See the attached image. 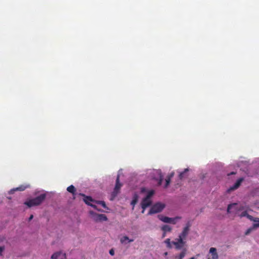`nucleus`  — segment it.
I'll use <instances>...</instances> for the list:
<instances>
[{"label": "nucleus", "mask_w": 259, "mask_h": 259, "mask_svg": "<svg viewBox=\"0 0 259 259\" xmlns=\"http://www.w3.org/2000/svg\"><path fill=\"white\" fill-rule=\"evenodd\" d=\"M46 194H41L35 198L26 201L24 204L27 205L28 207L37 206L40 204L44 201V200L46 199Z\"/></svg>", "instance_id": "obj_1"}, {"label": "nucleus", "mask_w": 259, "mask_h": 259, "mask_svg": "<svg viewBox=\"0 0 259 259\" xmlns=\"http://www.w3.org/2000/svg\"><path fill=\"white\" fill-rule=\"evenodd\" d=\"M154 191L153 190H150L148 192L146 196L143 199L141 202V206L143 209L142 211V213L144 212V211L147 207L151 205L152 201L151 198L154 195Z\"/></svg>", "instance_id": "obj_2"}, {"label": "nucleus", "mask_w": 259, "mask_h": 259, "mask_svg": "<svg viewBox=\"0 0 259 259\" xmlns=\"http://www.w3.org/2000/svg\"><path fill=\"white\" fill-rule=\"evenodd\" d=\"M165 207V204L160 202H158L154 204L150 208L148 214H152L160 212Z\"/></svg>", "instance_id": "obj_3"}, {"label": "nucleus", "mask_w": 259, "mask_h": 259, "mask_svg": "<svg viewBox=\"0 0 259 259\" xmlns=\"http://www.w3.org/2000/svg\"><path fill=\"white\" fill-rule=\"evenodd\" d=\"M172 244L175 246V249L177 250L183 249L186 245V241L185 240L178 237L175 239V241H171Z\"/></svg>", "instance_id": "obj_4"}, {"label": "nucleus", "mask_w": 259, "mask_h": 259, "mask_svg": "<svg viewBox=\"0 0 259 259\" xmlns=\"http://www.w3.org/2000/svg\"><path fill=\"white\" fill-rule=\"evenodd\" d=\"M90 213L92 215V218L96 222L106 221L107 218L105 214H98L93 211H90Z\"/></svg>", "instance_id": "obj_5"}, {"label": "nucleus", "mask_w": 259, "mask_h": 259, "mask_svg": "<svg viewBox=\"0 0 259 259\" xmlns=\"http://www.w3.org/2000/svg\"><path fill=\"white\" fill-rule=\"evenodd\" d=\"M79 195H81L84 197L83 201L85 202V204L92 206V207L98 210V211H100V209H97L96 205L93 204L91 203L92 202H95L91 196H85L84 194H82V193H79Z\"/></svg>", "instance_id": "obj_6"}, {"label": "nucleus", "mask_w": 259, "mask_h": 259, "mask_svg": "<svg viewBox=\"0 0 259 259\" xmlns=\"http://www.w3.org/2000/svg\"><path fill=\"white\" fill-rule=\"evenodd\" d=\"M122 186V184L119 182V175H118L116 180V184L112 192V196L115 197L119 193V190Z\"/></svg>", "instance_id": "obj_7"}, {"label": "nucleus", "mask_w": 259, "mask_h": 259, "mask_svg": "<svg viewBox=\"0 0 259 259\" xmlns=\"http://www.w3.org/2000/svg\"><path fill=\"white\" fill-rule=\"evenodd\" d=\"M190 227V224L188 222L186 224V227L183 229L182 232L179 234V237L185 240L189 233Z\"/></svg>", "instance_id": "obj_8"}, {"label": "nucleus", "mask_w": 259, "mask_h": 259, "mask_svg": "<svg viewBox=\"0 0 259 259\" xmlns=\"http://www.w3.org/2000/svg\"><path fill=\"white\" fill-rule=\"evenodd\" d=\"M209 254L207 259H218L219 256L215 248L211 247L209 249Z\"/></svg>", "instance_id": "obj_9"}, {"label": "nucleus", "mask_w": 259, "mask_h": 259, "mask_svg": "<svg viewBox=\"0 0 259 259\" xmlns=\"http://www.w3.org/2000/svg\"><path fill=\"white\" fill-rule=\"evenodd\" d=\"M244 179L243 178H240L239 179L237 180V181L236 182V183L234 184V185L232 187H231L229 189L228 191H233L234 190L237 189L240 186L241 183L243 181Z\"/></svg>", "instance_id": "obj_10"}, {"label": "nucleus", "mask_w": 259, "mask_h": 259, "mask_svg": "<svg viewBox=\"0 0 259 259\" xmlns=\"http://www.w3.org/2000/svg\"><path fill=\"white\" fill-rule=\"evenodd\" d=\"M28 187H29L28 185H26V186L21 185V186H19L18 187L11 189L9 193L12 194H13L14 193V192L16 191H24Z\"/></svg>", "instance_id": "obj_11"}, {"label": "nucleus", "mask_w": 259, "mask_h": 259, "mask_svg": "<svg viewBox=\"0 0 259 259\" xmlns=\"http://www.w3.org/2000/svg\"><path fill=\"white\" fill-rule=\"evenodd\" d=\"M158 218L161 221L164 223H169L171 221V218H169L168 217L164 216L162 214L158 215Z\"/></svg>", "instance_id": "obj_12"}, {"label": "nucleus", "mask_w": 259, "mask_h": 259, "mask_svg": "<svg viewBox=\"0 0 259 259\" xmlns=\"http://www.w3.org/2000/svg\"><path fill=\"white\" fill-rule=\"evenodd\" d=\"M186 248H184L179 255L175 256L176 259H183L186 254Z\"/></svg>", "instance_id": "obj_13"}, {"label": "nucleus", "mask_w": 259, "mask_h": 259, "mask_svg": "<svg viewBox=\"0 0 259 259\" xmlns=\"http://www.w3.org/2000/svg\"><path fill=\"white\" fill-rule=\"evenodd\" d=\"M120 242L122 243V244H126V241H127L128 242H133L134 241V239H129V238L126 236H123V237H122L120 240Z\"/></svg>", "instance_id": "obj_14"}, {"label": "nucleus", "mask_w": 259, "mask_h": 259, "mask_svg": "<svg viewBox=\"0 0 259 259\" xmlns=\"http://www.w3.org/2000/svg\"><path fill=\"white\" fill-rule=\"evenodd\" d=\"M161 230L163 231V232H164V234H166V232H171L172 228L170 226L165 225L161 227Z\"/></svg>", "instance_id": "obj_15"}, {"label": "nucleus", "mask_w": 259, "mask_h": 259, "mask_svg": "<svg viewBox=\"0 0 259 259\" xmlns=\"http://www.w3.org/2000/svg\"><path fill=\"white\" fill-rule=\"evenodd\" d=\"M189 170V168H185L184 170L182 172H181L179 175V178L180 180H182L184 178H185L186 176V173Z\"/></svg>", "instance_id": "obj_16"}, {"label": "nucleus", "mask_w": 259, "mask_h": 259, "mask_svg": "<svg viewBox=\"0 0 259 259\" xmlns=\"http://www.w3.org/2000/svg\"><path fill=\"white\" fill-rule=\"evenodd\" d=\"M67 191L72 194L73 195H75L76 192V189L73 185H70L67 188Z\"/></svg>", "instance_id": "obj_17"}, {"label": "nucleus", "mask_w": 259, "mask_h": 259, "mask_svg": "<svg viewBox=\"0 0 259 259\" xmlns=\"http://www.w3.org/2000/svg\"><path fill=\"white\" fill-rule=\"evenodd\" d=\"M62 254V251H58L53 253L51 256L52 259H57Z\"/></svg>", "instance_id": "obj_18"}, {"label": "nucleus", "mask_w": 259, "mask_h": 259, "mask_svg": "<svg viewBox=\"0 0 259 259\" xmlns=\"http://www.w3.org/2000/svg\"><path fill=\"white\" fill-rule=\"evenodd\" d=\"M254 222L255 223L253 224V228H256L259 227V218H255Z\"/></svg>", "instance_id": "obj_19"}, {"label": "nucleus", "mask_w": 259, "mask_h": 259, "mask_svg": "<svg viewBox=\"0 0 259 259\" xmlns=\"http://www.w3.org/2000/svg\"><path fill=\"white\" fill-rule=\"evenodd\" d=\"M165 243L166 244V246L169 248H172V243L170 241V239L169 238H167L165 240Z\"/></svg>", "instance_id": "obj_20"}, {"label": "nucleus", "mask_w": 259, "mask_h": 259, "mask_svg": "<svg viewBox=\"0 0 259 259\" xmlns=\"http://www.w3.org/2000/svg\"><path fill=\"white\" fill-rule=\"evenodd\" d=\"M181 219V217H176L174 218H171V221H170V222L169 223L175 225L177 223L176 220H180Z\"/></svg>", "instance_id": "obj_21"}, {"label": "nucleus", "mask_w": 259, "mask_h": 259, "mask_svg": "<svg viewBox=\"0 0 259 259\" xmlns=\"http://www.w3.org/2000/svg\"><path fill=\"white\" fill-rule=\"evenodd\" d=\"M96 203L97 204H100L102 206H103L105 208H107L106 203L103 201H96Z\"/></svg>", "instance_id": "obj_22"}, {"label": "nucleus", "mask_w": 259, "mask_h": 259, "mask_svg": "<svg viewBox=\"0 0 259 259\" xmlns=\"http://www.w3.org/2000/svg\"><path fill=\"white\" fill-rule=\"evenodd\" d=\"M236 205V203H233V204H230L228 205V207H227V212L228 213H230L231 212V211H230L231 209L233 206H234Z\"/></svg>", "instance_id": "obj_23"}, {"label": "nucleus", "mask_w": 259, "mask_h": 259, "mask_svg": "<svg viewBox=\"0 0 259 259\" xmlns=\"http://www.w3.org/2000/svg\"><path fill=\"white\" fill-rule=\"evenodd\" d=\"M171 179L169 178L166 177L165 179V185L164 186L165 188H166L169 185Z\"/></svg>", "instance_id": "obj_24"}, {"label": "nucleus", "mask_w": 259, "mask_h": 259, "mask_svg": "<svg viewBox=\"0 0 259 259\" xmlns=\"http://www.w3.org/2000/svg\"><path fill=\"white\" fill-rule=\"evenodd\" d=\"M248 213L246 211H243L242 212H241L239 215V216L240 217V218H242V217H247V215Z\"/></svg>", "instance_id": "obj_25"}, {"label": "nucleus", "mask_w": 259, "mask_h": 259, "mask_svg": "<svg viewBox=\"0 0 259 259\" xmlns=\"http://www.w3.org/2000/svg\"><path fill=\"white\" fill-rule=\"evenodd\" d=\"M163 176L162 175H160V178H159V181H158V185H161V183H162V182L163 181Z\"/></svg>", "instance_id": "obj_26"}, {"label": "nucleus", "mask_w": 259, "mask_h": 259, "mask_svg": "<svg viewBox=\"0 0 259 259\" xmlns=\"http://www.w3.org/2000/svg\"><path fill=\"white\" fill-rule=\"evenodd\" d=\"M137 202V198H135L131 202V204L133 205V206H135V205L136 204Z\"/></svg>", "instance_id": "obj_27"}, {"label": "nucleus", "mask_w": 259, "mask_h": 259, "mask_svg": "<svg viewBox=\"0 0 259 259\" xmlns=\"http://www.w3.org/2000/svg\"><path fill=\"white\" fill-rule=\"evenodd\" d=\"M249 220H250V221H252L253 222H254V220H255V218H254L253 217H252L251 215L247 214V217H246Z\"/></svg>", "instance_id": "obj_28"}, {"label": "nucleus", "mask_w": 259, "mask_h": 259, "mask_svg": "<svg viewBox=\"0 0 259 259\" xmlns=\"http://www.w3.org/2000/svg\"><path fill=\"white\" fill-rule=\"evenodd\" d=\"M174 174H175V172L174 171H172L168 175L167 177L169 178L170 179H171V178L174 177Z\"/></svg>", "instance_id": "obj_29"}, {"label": "nucleus", "mask_w": 259, "mask_h": 259, "mask_svg": "<svg viewBox=\"0 0 259 259\" xmlns=\"http://www.w3.org/2000/svg\"><path fill=\"white\" fill-rule=\"evenodd\" d=\"M5 250V247L4 246H0V255L2 254V252Z\"/></svg>", "instance_id": "obj_30"}, {"label": "nucleus", "mask_w": 259, "mask_h": 259, "mask_svg": "<svg viewBox=\"0 0 259 259\" xmlns=\"http://www.w3.org/2000/svg\"><path fill=\"white\" fill-rule=\"evenodd\" d=\"M253 228H249L248 229L246 232H245V234L246 235H247L252 230H253Z\"/></svg>", "instance_id": "obj_31"}, {"label": "nucleus", "mask_w": 259, "mask_h": 259, "mask_svg": "<svg viewBox=\"0 0 259 259\" xmlns=\"http://www.w3.org/2000/svg\"><path fill=\"white\" fill-rule=\"evenodd\" d=\"M109 253L111 255H113L114 254V250L113 249H110V251H109Z\"/></svg>", "instance_id": "obj_32"}, {"label": "nucleus", "mask_w": 259, "mask_h": 259, "mask_svg": "<svg viewBox=\"0 0 259 259\" xmlns=\"http://www.w3.org/2000/svg\"><path fill=\"white\" fill-rule=\"evenodd\" d=\"M33 218V215L32 214H31L30 217L29 218V221H30Z\"/></svg>", "instance_id": "obj_33"}, {"label": "nucleus", "mask_w": 259, "mask_h": 259, "mask_svg": "<svg viewBox=\"0 0 259 259\" xmlns=\"http://www.w3.org/2000/svg\"><path fill=\"white\" fill-rule=\"evenodd\" d=\"M63 257L62 258H61V259H65V258H66V253H63Z\"/></svg>", "instance_id": "obj_34"}, {"label": "nucleus", "mask_w": 259, "mask_h": 259, "mask_svg": "<svg viewBox=\"0 0 259 259\" xmlns=\"http://www.w3.org/2000/svg\"><path fill=\"white\" fill-rule=\"evenodd\" d=\"M234 174H235V172H231L230 174H228V176H230V175H234Z\"/></svg>", "instance_id": "obj_35"}, {"label": "nucleus", "mask_w": 259, "mask_h": 259, "mask_svg": "<svg viewBox=\"0 0 259 259\" xmlns=\"http://www.w3.org/2000/svg\"><path fill=\"white\" fill-rule=\"evenodd\" d=\"M165 235H166V234H164V232H163V235H162V237H164L165 236Z\"/></svg>", "instance_id": "obj_36"}, {"label": "nucleus", "mask_w": 259, "mask_h": 259, "mask_svg": "<svg viewBox=\"0 0 259 259\" xmlns=\"http://www.w3.org/2000/svg\"><path fill=\"white\" fill-rule=\"evenodd\" d=\"M167 252H165V255H167Z\"/></svg>", "instance_id": "obj_37"}]
</instances>
